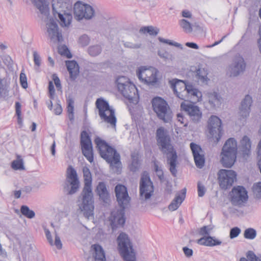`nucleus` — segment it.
<instances>
[{"mask_svg":"<svg viewBox=\"0 0 261 261\" xmlns=\"http://www.w3.org/2000/svg\"><path fill=\"white\" fill-rule=\"evenodd\" d=\"M157 144L160 150L166 155L169 170L173 176L177 174V154L171 144V138L167 130L163 127L158 128L156 132Z\"/></svg>","mask_w":261,"mask_h":261,"instance_id":"f257e3e1","label":"nucleus"},{"mask_svg":"<svg viewBox=\"0 0 261 261\" xmlns=\"http://www.w3.org/2000/svg\"><path fill=\"white\" fill-rule=\"evenodd\" d=\"M84 178V187L81 194V202L79 206L84 216L89 219L94 214V199L92 191V176L89 169L84 167L83 169ZM79 202L80 201L79 200Z\"/></svg>","mask_w":261,"mask_h":261,"instance_id":"f03ea898","label":"nucleus"},{"mask_svg":"<svg viewBox=\"0 0 261 261\" xmlns=\"http://www.w3.org/2000/svg\"><path fill=\"white\" fill-rule=\"evenodd\" d=\"M115 192L120 208L111 213V220L113 223L123 226L125 222V209L129 205L130 197L126 187L121 184L115 187Z\"/></svg>","mask_w":261,"mask_h":261,"instance_id":"7ed1b4c3","label":"nucleus"},{"mask_svg":"<svg viewBox=\"0 0 261 261\" xmlns=\"http://www.w3.org/2000/svg\"><path fill=\"white\" fill-rule=\"evenodd\" d=\"M94 142L101 157L110 164L112 169H115L116 172H120L121 163L119 153L99 137H96Z\"/></svg>","mask_w":261,"mask_h":261,"instance_id":"20e7f679","label":"nucleus"},{"mask_svg":"<svg viewBox=\"0 0 261 261\" xmlns=\"http://www.w3.org/2000/svg\"><path fill=\"white\" fill-rule=\"evenodd\" d=\"M237 142L233 138H229L223 145L220 162L224 167L230 168L234 164L237 154Z\"/></svg>","mask_w":261,"mask_h":261,"instance_id":"39448f33","label":"nucleus"},{"mask_svg":"<svg viewBox=\"0 0 261 261\" xmlns=\"http://www.w3.org/2000/svg\"><path fill=\"white\" fill-rule=\"evenodd\" d=\"M118 248L124 261H136V252L128 236L121 232L117 239Z\"/></svg>","mask_w":261,"mask_h":261,"instance_id":"423d86ee","label":"nucleus"},{"mask_svg":"<svg viewBox=\"0 0 261 261\" xmlns=\"http://www.w3.org/2000/svg\"><path fill=\"white\" fill-rule=\"evenodd\" d=\"M95 105L101 119L110 124L112 127L115 128L117 119L115 111L110 107L108 101L99 98L96 100Z\"/></svg>","mask_w":261,"mask_h":261,"instance_id":"0eeeda50","label":"nucleus"},{"mask_svg":"<svg viewBox=\"0 0 261 261\" xmlns=\"http://www.w3.org/2000/svg\"><path fill=\"white\" fill-rule=\"evenodd\" d=\"M153 110L158 117L164 122H169L172 118L171 112L167 102L160 97L152 99Z\"/></svg>","mask_w":261,"mask_h":261,"instance_id":"6e6552de","label":"nucleus"},{"mask_svg":"<svg viewBox=\"0 0 261 261\" xmlns=\"http://www.w3.org/2000/svg\"><path fill=\"white\" fill-rule=\"evenodd\" d=\"M117 87L124 97L128 99H132L138 94L137 89L129 80L124 76H120L116 80Z\"/></svg>","mask_w":261,"mask_h":261,"instance_id":"1a4fd4ad","label":"nucleus"},{"mask_svg":"<svg viewBox=\"0 0 261 261\" xmlns=\"http://www.w3.org/2000/svg\"><path fill=\"white\" fill-rule=\"evenodd\" d=\"M154 192L152 182L151 181L149 174L144 172L141 175L140 181V195L145 200L149 199Z\"/></svg>","mask_w":261,"mask_h":261,"instance_id":"9d476101","label":"nucleus"},{"mask_svg":"<svg viewBox=\"0 0 261 261\" xmlns=\"http://www.w3.org/2000/svg\"><path fill=\"white\" fill-rule=\"evenodd\" d=\"M157 70L153 67H141L137 71L139 80L147 85H153L157 82Z\"/></svg>","mask_w":261,"mask_h":261,"instance_id":"9b49d317","label":"nucleus"},{"mask_svg":"<svg viewBox=\"0 0 261 261\" xmlns=\"http://www.w3.org/2000/svg\"><path fill=\"white\" fill-rule=\"evenodd\" d=\"M74 14L75 18L79 20L83 18L90 19L94 16V10L91 6L77 2L74 6Z\"/></svg>","mask_w":261,"mask_h":261,"instance_id":"f8f14e48","label":"nucleus"},{"mask_svg":"<svg viewBox=\"0 0 261 261\" xmlns=\"http://www.w3.org/2000/svg\"><path fill=\"white\" fill-rule=\"evenodd\" d=\"M81 145L83 155L90 162L93 161L92 144L88 133L83 130L81 134Z\"/></svg>","mask_w":261,"mask_h":261,"instance_id":"ddd939ff","label":"nucleus"},{"mask_svg":"<svg viewBox=\"0 0 261 261\" xmlns=\"http://www.w3.org/2000/svg\"><path fill=\"white\" fill-rule=\"evenodd\" d=\"M230 202L233 205H242L248 199L247 192L242 186L234 187L230 192Z\"/></svg>","mask_w":261,"mask_h":261,"instance_id":"4468645a","label":"nucleus"},{"mask_svg":"<svg viewBox=\"0 0 261 261\" xmlns=\"http://www.w3.org/2000/svg\"><path fill=\"white\" fill-rule=\"evenodd\" d=\"M221 124V120L216 116H212L208 119L209 133L213 139H216L217 143L220 140L222 135Z\"/></svg>","mask_w":261,"mask_h":261,"instance_id":"2eb2a0df","label":"nucleus"},{"mask_svg":"<svg viewBox=\"0 0 261 261\" xmlns=\"http://www.w3.org/2000/svg\"><path fill=\"white\" fill-rule=\"evenodd\" d=\"M237 174L231 170L221 169L218 173L220 186L222 189H226L231 187L236 179Z\"/></svg>","mask_w":261,"mask_h":261,"instance_id":"dca6fc26","label":"nucleus"},{"mask_svg":"<svg viewBox=\"0 0 261 261\" xmlns=\"http://www.w3.org/2000/svg\"><path fill=\"white\" fill-rule=\"evenodd\" d=\"M181 109L188 115L191 120L194 122H199L202 118V112L200 108L194 103L182 102Z\"/></svg>","mask_w":261,"mask_h":261,"instance_id":"f3484780","label":"nucleus"},{"mask_svg":"<svg viewBox=\"0 0 261 261\" xmlns=\"http://www.w3.org/2000/svg\"><path fill=\"white\" fill-rule=\"evenodd\" d=\"M171 88L177 97L186 100L187 90L191 84L186 83L184 81L177 79H173L169 81Z\"/></svg>","mask_w":261,"mask_h":261,"instance_id":"a211bd4d","label":"nucleus"},{"mask_svg":"<svg viewBox=\"0 0 261 261\" xmlns=\"http://www.w3.org/2000/svg\"><path fill=\"white\" fill-rule=\"evenodd\" d=\"M66 183L67 185L70 186V190L68 192V194L72 195L78 191L80 182L76 172L72 166H69L67 169Z\"/></svg>","mask_w":261,"mask_h":261,"instance_id":"6ab92c4d","label":"nucleus"},{"mask_svg":"<svg viewBox=\"0 0 261 261\" xmlns=\"http://www.w3.org/2000/svg\"><path fill=\"white\" fill-rule=\"evenodd\" d=\"M246 63L244 58L240 56H236L230 65L228 69V73L230 76H237L243 73L245 70Z\"/></svg>","mask_w":261,"mask_h":261,"instance_id":"aec40b11","label":"nucleus"},{"mask_svg":"<svg viewBox=\"0 0 261 261\" xmlns=\"http://www.w3.org/2000/svg\"><path fill=\"white\" fill-rule=\"evenodd\" d=\"M47 32L51 40L59 42L62 40L61 33L59 32L57 23L53 19H50L46 23Z\"/></svg>","mask_w":261,"mask_h":261,"instance_id":"412c9836","label":"nucleus"},{"mask_svg":"<svg viewBox=\"0 0 261 261\" xmlns=\"http://www.w3.org/2000/svg\"><path fill=\"white\" fill-rule=\"evenodd\" d=\"M252 102V97L249 94L246 95L239 107V114L240 119H246L249 116Z\"/></svg>","mask_w":261,"mask_h":261,"instance_id":"4be33fe9","label":"nucleus"},{"mask_svg":"<svg viewBox=\"0 0 261 261\" xmlns=\"http://www.w3.org/2000/svg\"><path fill=\"white\" fill-rule=\"evenodd\" d=\"M190 148L192 151L196 166L200 169L202 168L204 165L205 159L201 148L193 142L190 143Z\"/></svg>","mask_w":261,"mask_h":261,"instance_id":"5701e85b","label":"nucleus"},{"mask_svg":"<svg viewBox=\"0 0 261 261\" xmlns=\"http://www.w3.org/2000/svg\"><path fill=\"white\" fill-rule=\"evenodd\" d=\"M53 13L54 16L57 18V15L59 13H64L71 11V7L69 4L67 3L64 0L52 1Z\"/></svg>","mask_w":261,"mask_h":261,"instance_id":"b1692460","label":"nucleus"},{"mask_svg":"<svg viewBox=\"0 0 261 261\" xmlns=\"http://www.w3.org/2000/svg\"><path fill=\"white\" fill-rule=\"evenodd\" d=\"M39 10L42 19L46 21L49 15V2L47 0H31Z\"/></svg>","mask_w":261,"mask_h":261,"instance_id":"393cba45","label":"nucleus"},{"mask_svg":"<svg viewBox=\"0 0 261 261\" xmlns=\"http://www.w3.org/2000/svg\"><path fill=\"white\" fill-rule=\"evenodd\" d=\"M186 99H190L192 103H195L199 101L202 99V93L197 89L195 88L192 85H190L187 90Z\"/></svg>","mask_w":261,"mask_h":261,"instance_id":"a878e982","label":"nucleus"},{"mask_svg":"<svg viewBox=\"0 0 261 261\" xmlns=\"http://www.w3.org/2000/svg\"><path fill=\"white\" fill-rule=\"evenodd\" d=\"M208 101L212 108L219 107L222 98L219 93L215 91H211L206 93Z\"/></svg>","mask_w":261,"mask_h":261,"instance_id":"bb28decb","label":"nucleus"},{"mask_svg":"<svg viewBox=\"0 0 261 261\" xmlns=\"http://www.w3.org/2000/svg\"><path fill=\"white\" fill-rule=\"evenodd\" d=\"M197 243L200 245L208 247H213L215 246L220 245L222 241L214 237L210 236L203 237L197 240Z\"/></svg>","mask_w":261,"mask_h":261,"instance_id":"cd10ccee","label":"nucleus"},{"mask_svg":"<svg viewBox=\"0 0 261 261\" xmlns=\"http://www.w3.org/2000/svg\"><path fill=\"white\" fill-rule=\"evenodd\" d=\"M96 192L99 198L104 202L107 203L109 200V194L107 188L106 184L103 182H99L96 187Z\"/></svg>","mask_w":261,"mask_h":261,"instance_id":"c85d7f7f","label":"nucleus"},{"mask_svg":"<svg viewBox=\"0 0 261 261\" xmlns=\"http://www.w3.org/2000/svg\"><path fill=\"white\" fill-rule=\"evenodd\" d=\"M66 65L70 74V77L72 80H74L79 73V66L75 61H66Z\"/></svg>","mask_w":261,"mask_h":261,"instance_id":"c756f323","label":"nucleus"},{"mask_svg":"<svg viewBox=\"0 0 261 261\" xmlns=\"http://www.w3.org/2000/svg\"><path fill=\"white\" fill-rule=\"evenodd\" d=\"M251 141L246 136H244L241 141V151L244 158L246 159L251 152Z\"/></svg>","mask_w":261,"mask_h":261,"instance_id":"7c9ffc66","label":"nucleus"},{"mask_svg":"<svg viewBox=\"0 0 261 261\" xmlns=\"http://www.w3.org/2000/svg\"><path fill=\"white\" fill-rule=\"evenodd\" d=\"M208 72L204 68H198L196 69L195 76L199 83L201 84H207L209 79L207 77Z\"/></svg>","mask_w":261,"mask_h":261,"instance_id":"2f4dec72","label":"nucleus"},{"mask_svg":"<svg viewBox=\"0 0 261 261\" xmlns=\"http://www.w3.org/2000/svg\"><path fill=\"white\" fill-rule=\"evenodd\" d=\"M58 18V21L62 27H69L71 24L72 19V16L70 12H66L63 14L59 13L57 15Z\"/></svg>","mask_w":261,"mask_h":261,"instance_id":"473e14b6","label":"nucleus"},{"mask_svg":"<svg viewBox=\"0 0 261 261\" xmlns=\"http://www.w3.org/2000/svg\"><path fill=\"white\" fill-rule=\"evenodd\" d=\"M94 251L93 256L95 261H106L105 251L102 247L98 244H94L91 246Z\"/></svg>","mask_w":261,"mask_h":261,"instance_id":"72a5a7b5","label":"nucleus"},{"mask_svg":"<svg viewBox=\"0 0 261 261\" xmlns=\"http://www.w3.org/2000/svg\"><path fill=\"white\" fill-rule=\"evenodd\" d=\"M159 32V29L153 26H147L142 27L140 29V33L143 34L148 33L151 36H156Z\"/></svg>","mask_w":261,"mask_h":261,"instance_id":"f704fd0d","label":"nucleus"},{"mask_svg":"<svg viewBox=\"0 0 261 261\" xmlns=\"http://www.w3.org/2000/svg\"><path fill=\"white\" fill-rule=\"evenodd\" d=\"M184 198H180L179 196L176 195L175 198L172 201L171 203L169 205L168 208L170 211H173L177 210L180 205Z\"/></svg>","mask_w":261,"mask_h":261,"instance_id":"c9c22d12","label":"nucleus"},{"mask_svg":"<svg viewBox=\"0 0 261 261\" xmlns=\"http://www.w3.org/2000/svg\"><path fill=\"white\" fill-rule=\"evenodd\" d=\"M20 212L22 215L29 219H32L35 216V213L25 205H23L20 207Z\"/></svg>","mask_w":261,"mask_h":261,"instance_id":"e433bc0d","label":"nucleus"},{"mask_svg":"<svg viewBox=\"0 0 261 261\" xmlns=\"http://www.w3.org/2000/svg\"><path fill=\"white\" fill-rule=\"evenodd\" d=\"M12 167L15 170H23L24 169L23 160L20 158V156L18 155L17 159L12 162Z\"/></svg>","mask_w":261,"mask_h":261,"instance_id":"4c0bfd02","label":"nucleus"},{"mask_svg":"<svg viewBox=\"0 0 261 261\" xmlns=\"http://www.w3.org/2000/svg\"><path fill=\"white\" fill-rule=\"evenodd\" d=\"M256 231L252 228H248L245 230L244 237L245 239L253 240L256 237Z\"/></svg>","mask_w":261,"mask_h":261,"instance_id":"58836bf2","label":"nucleus"},{"mask_svg":"<svg viewBox=\"0 0 261 261\" xmlns=\"http://www.w3.org/2000/svg\"><path fill=\"white\" fill-rule=\"evenodd\" d=\"M90 39L87 35L84 34L81 36L78 40V43L81 47L87 46L90 43Z\"/></svg>","mask_w":261,"mask_h":261,"instance_id":"ea45409f","label":"nucleus"},{"mask_svg":"<svg viewBox=\"0 0 261 261\" xmlns=\"http://www.w3.org/2000/svg\"><path fill=\"white\" fill-rule=\"evenodd\" d=\"M180 27L184 29V31L187 33H191L192 31V27L191 24L186 19H181L179 21Z\"/></svg>","mask_w":261,"mask_h":261,"instance_id":"a19ab883","label":"nucleus"},{"mask_svg":"<svg viewBox=\"0 0 261 261\" xmlns=\"http://www.w3.org/2000/svg\"><path fill=\"white\" fill-rule=\"evenodd\" d=\"M158 39L160 42L169 44V45L173 46L174 47L179 48V49L183 48L182 45L181 44L176 42L174 41L169 40V39H165L161 37H159L158 38Z\"/></svg>","mask_w":261,"mask_h":261,"instance_id":"79ce46f5","label":"nucleus"},{"mask_svg":"<svg viewBox=\"0 0 261 261\" xmlns=\"http://www.w3.org/2000/svg\"><path fill=\"white\" fill-rule=\"evenodd\" d=\"M213 227L211 225L203 226L199 230V234L203 237L210 236L211 231L213 230Z\"/></svg>","mask_w":261,"mask_h":261,"instance_id":"37998d69","label":"nucleus"},{"mask_svg":"<svg viewBox=\"0 0 261 261\" xmlns=\"http://www.w3.org/2000/svg\"><path fill=\"white\" fill-rule=\"evenodd\" d=\"M21 104L20 102L17 101L15 102V110H16V114L17 116V122L19 125H21L22 124V119L21 117Z\"/></svg>","mask_w":261,"mask_h":261,"instance_id":"c03bdc74","label":"nucleus"},{"mask_svg":"<svg viewBox=\"0 0 261 261\" xmlns=\"http://www.w3.org/2000/svg\"><path fill=\"white\" fill-rule=\"evenodd\" d=\"M253 192L256 198L261 199V182H257L254 185Z\"/></svg>","mask_w":261,"mask_h":261,"instance_id":"a18cd8bd","label":"nucleus"},{"mask_svg":"<svg viewBox=\"0 0 261 261\" xmlns=\"http://www.w3.org/2000/svg\"><path fill=\"white\" fill-rule=\"evenodd\" d=\"M246 255L250 261H261V256H257L252 251H248Z\"/></svg>","mask_w":261,"mask_h":261,"instance_id":"49530a36","label":"nucleus"},{"mask_svg":"<svg viewBox=\"0 0 261 261\" xmlns=\"http://www.w3.org/2000/svg\"><path fill=\"white\" fill-rule=\"evenodd\" d=\"M241 229L238 227H235L231 228L230 230L229 237L230 239H234L237 237L241 233Z\"/></svg>","mask_w":261,"mask_h":261,"instance_id":"de8ad7c7","label":"nucleus"},{"mask_svg":"<svg viewBox=\"0 0 261 261\" xmlns=\"http://www.w3.org/2000/svg\"><path fill=\"white\" fill-rule=\"evenodd\" d=\"M158 55L165 61L171 59V56L168 53L166 50H159Z\"/></svg>","mask_w":261,"mask_h":261,"instance_id":"09e8293b","label":"nucleus"},{"mask_svg":"<svg viewBox=\"0 0 261 261\" xmlns=\"http://www.w3.org/2000/svg\"><path fill=\"white\" fill-rule=\"evenodd\" d=\"M20 83L23 88L25 89L28 87L27 79L25 73L21 72L20 74Z\"/></svg>","mask_w":261,"mask_h":261,"instance_id":"8fccbe9b","label":"nucleus"},{"mask_svg":"<svg viewBox=\"0 0 261 261\" xmlns=\"http://www.w3.org/2000/svg\"><path fill=\"white\" fill-rule=\"evenodd\" d=\"M139 161L137 159H133L132 162L129 166L130 170L133 172L137 171L139 169Z\"/></svg>","mask_w":261,"mask_h":261,"instance_id":"3c124183","label":"nucleus"},{"mask_svg":"<svg viewBox=\"0 0 261 261\" xmlns=\"http://www.w3.org/2000/svg\"><path fill=\"white\" fill-rule=\"evenodd\" d=\"M197 188L198 196L202 197L204 195L206 191L204 186L202 185L200 182H198Z\"/></svg>","mask_w":261,"mask_h":261,"instance_id":"603ef678","label":"nucleus"},{"mask_svg":"<svg viewBox=\"0 0 261 261\" xmlns=\"http://www.w3.org/2000/svg\"><path fill=\"white\" fill-rule=\"evenodd\" d=\"M70 50H58V53L62 56L66 57L68 59L72 58V55L70 51Z\"/></svg>","mask_w":261,"mask_h":261,"instance_id":"864d4df0","label":"nucleus"},{"mask_svg":"<svg viewBox=\"0 0 261 261\" xmlns=\"http://www.w3.org/2000/svg\"><path fill=\"white\" fill-rule=\"evenodd\" d=\"M55 245L58 249H61L62 247V244L61 241L60 237L57 235L56 232L55 242H53V245Z\"/></svg>","mask_w":261,"mask_h":261,"instance_id":"5fc2aeb1","label":"nucleus"},{"mask_svg":"<svg viewBox=\"0 0 261 261\" xmlns=\"http://www.w3.org/2000/svg\"><path fill=\"white\" fill-rule=\"evenodd\" d=\"M182 250L185 255L187 257H190L193 255V251L192 249L189 248L187 247H184L182 248Z\"/></svg>","mask_w":261,"mask_h":261,"instance_id":"6e6d98bb","label":"nucleus"},{"mask_svg":"<svg viewBox=\"0 0 261 261\" xmlns=\"http://www.w3.org/2000/svg\"><path fill=\"white\" fill-rule=\"evenodd\" d=\"M44 230L46 237L48 242L49 243V244L51 245H53V240L52 239L51 235V233H50L49 230L46 228H44Z\"/></svg>","mask_w":261,"mask_h":261,"instance_id":"4d7b16f0","label":"nucleus"},{"mask_svg":"<svg viewBox=\"0 0 261 261\" xmlns=\"http://www.w3.org/2000/svg\"><path fill=\"white\" fill-rule=\"evenodd\" d=\"M34 61L35 65L37 66L40 65V56L37 54L36 51H34L33 53Z\"/></svg>","mask_w":261,"mask_h":261,"instance_id":"13d9d810","label":"nucleus"},{"mask_svg":"<svg viewBox=\"0 0 261 261\" xmlns=\"http://www.w3.org/2000/svg\"><path fill=\"white\" fill-rule=\"evenodd\" d=\"M73 111H74V106L67 107V112L68 113V117L70 120H72L74 118Z\"/></svg>","mask_w":261,"mask_h":261,"instance_id":"bf43d9fd","label":"nucleus"},{"mask_svg":"<svg viewBox=\"0 0 261 261\" xmlns=\"http://www.w3.org/2000/svg\"><path fill=\"white\" fill-rule=\"evenodd\" d=\"M248 40V36L247 35V33H245L244 35L242 37L241 39L240 40L238 44L240 45H244L246 44L247 41Z\"/></svg>","mask_w":261,"mask_h":261,"instance_id":"052dcab7","label":"nucleus"},{"mask_svg":"<svg viewBox=\"0 0 261 261\" xmlns=\"http://www.w3.org/2000/svg\"><path fill=\"white\" fill-rule=\"evenodd\" d=\"M53 80L55 83V84L58 89H61V85L60 83V80L59 78L56 75H53Z\"/></svg>","mask_w":261,"mask_h":261,"instance_id":"680f3d73","label":"nucleus"},{"mask_svg":"<svg viewBox=\"0 0 261 261\" xmlns=\"http://www.w3.org/2000/svg\"><path fill=\"white\" fill-rule=\"evenodd\" d=\"M124 47H126V48H140V45H138V44H134L131 42H125L124 44Z\"/></svg>","mask_w":261,"mask_h":261,"instance_id":"e2e57ef3","label":"nucleus"},{"mask_svg":"<svg viewBox=\"0 0 261 261\" xmlns=\"http://www.w3.org/2000/svg\"><path fill=\"white\" fill-rule=\"evenodd\" d=\"M62 112V108L61 106L58 104L56 106L55 108L54 109V113L56 115H60L61 114Z\"/></svg>","mask_w":261,"mask_h":261,"instance_id":"0e129e2a","label":"nucleus"},{"mask_svg":"<svg viewBox=\"0 0 261 261\" xmlns=\"http://www.w3.org/2000/svg\"><path fill=\"white\" fill-rule=\"evenodd\" d=\"M186 46L189 48L194 49H198V45L196 43L193 42H187L186 43Z\"/></svg>","mask_w":261,"mask_h":261,"instance_id":"69168bd1","label":"nucleus"},{"mask_svg":"<svg viewBox=\"0 0 261 261\" xmlns=\"http://www.w3.org/2000/svg\"><path fill=\"white\" fill-rule=\"evenodd\" d=\"M89 54L93 57H95L100 53V50H88Z\"/></svg>","mask_w":261,"mask_h":261,"instance_id":"338daca9","label":"nucleus"},{"mask_svg":"<svg viewBox=\"0 0 261 261\" xmlns=\"http://www.w3.org/2000/svg\"><path fill=\"white\" fill-rule=\"evenodd\" d=\"M177 119L180 124L184 123V118L181 113H178L177 114Z\"/></svg>","mask_w":261,"mask_h":261,"instance_id":"774afa93","label":"nucleus"}]
</instances>
